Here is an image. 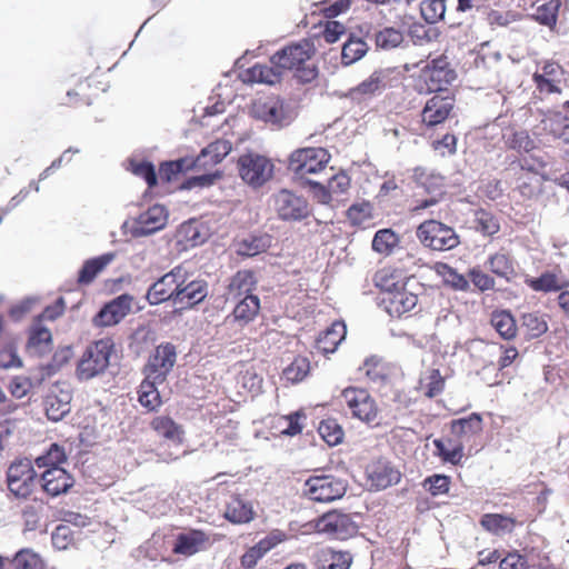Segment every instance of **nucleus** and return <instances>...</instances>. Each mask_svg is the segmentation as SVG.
Masks as SVG:
<instances>
[{
    "label": "nucleus",
    "mask_w": 569,
    "mask_h": 569,
    "mask_svg": "<svg viewBox=\"0 0 569 569\" xmlns=\"http://www.w3.org/2000/svg\"><path fill=\"white\" fill-rule=\"evenodd\" d=\"M362 370L366 376L375 383H382L386 379V369L383 365L377 359L366 360Z\"/></svg>",
    "instance_id": "58"
},
{
    "label": "nucleus",
    "mask_w": 569,
    "mask_h": 569,
    "mask_svg": "<svg viewBox=\"0 0 569 569\" xmlns=\"http://www.w3.org/2000/svg\"><path fill=\"white\" fill-rule=\"evenodd\" d=\"M310 369L309 361L306 358H296L287 368L283 369L282 377L286 381L297 383L303 380Z\"/></svg>",
    "instance_id": "50"
},
{
    "label": "nucleus",
    "mask_w": 569,
    "mask_h": 569,
    "mask_svg": "<svg viewBox=\"0 0 569 569\" xmlns=\"http://www.w3.org/2000/svg\"><path fill=\"white\" fill-rule=\"evenodd\" d=\"M368 48V44L361 38L350 36L342 47V63L349 66L360 60L367 53Z\"/></svg>",
    "instance_id": "41"
},
{
    "label": "nucleus",
    "mask_w": 569,
    "mask_h": 569,
    "mask_svg": "<svg viewBox=\"0 0 569 569\" xmlns=\"http://www.w3.org/2000/svg\"><path fill=\"white\" fill-rule=\"evenodd\" d=\"M272 238L268 233H252L234 243L236 252L242 257H254L270 248Z\"/></svg>",
    "instance_id": "28"
},
{
    "label": "nucleus",
    "mask_w": 569,
    "mask_h": 569,
    "mask_svg": "<svg viewBox=\"0 0 569 569\" xmlns=\"http://www.w3.org/2000/svg\"><path fill=\"white\" fill-rule=\"evenodd\" d=\"M521 326L526 329L529 338H539L548 331V322L546 316L535 311L523 313L521 317Z\"/></svg>",
    "instance_id": "42"
},
{
    "label": "nucleus",
    "mask_w": 569,
    "mask_h": 569,
    "mask_svg": "<svg viewBox=\"0 0 569 569\" xmlns=\"http://www.w3.org/2000/svg\"><path fill=\"white\" fill-rule=\"evenodd\" d=\"M416 236L423 247L436 251H448L460 243V238L452 227L435 219L421 222Z\"/></svg>",
    "instance_id": "4"
},
{
    "label": "nucleus",
    "mask_w": 569,
    "mask_h": 569,
    "mask_svg": "<svg viewBox=\"0 0 569 569\" xmlns=\"http://www.w3.org/2000/svg\"><path fill=\"white\" fill-rule=\"evenodd\" d=\"M449 477L443 475H433L425 480V487L432 496L446 493L449 490Z\"/></svg>",
    "instance_id": "62"
},
{
    "label": "nucleus",
    "mask_w": 569,
    "mask_h": 569,
    "mask_svg": "<svg viewBox=\"0 0 569 569\" xmlns=\"http://www.w3.org/2000/svg\"><path fill=\"white\" fill-rule=\"evenodd\" d=\"M438 273L442 277L446 284L450 286L456 290H467L469 288V281L463 274L457 272L456 269L449 264L441 263L438 266Z\"/></svg>",
    "instance_id": "51"
},
{
    "label": "nucleus",
    "mask_w": 569,
    "mask_h": 569,
    "mask_svg": "<svg viewBox=\"0 0 569 569\" xmlns=\"http://www.w3.org/2000/svg\"><path fill=\"white\" fill-rule=\"evenodd\" d=\"M116 252H107L99 257L87 260L79 271L78 282L89 284L94 278L116 259Z\"/></svg>",
    "instance_id": "31"
},
{
    "label": "nucleus",
    "mask_w": 569,
    "mask_h": 569,
    "mask_svg": "<svg viewBox=\"0 0 569 569\" xmlns=\"http://www.w3.org/2000/svg\"><path fill=\"white\" fill-rule=\"evenodd\" d=\"M320 532L333 535L336 538L343 539L355 526L349 516L339 512H328L322 516L317 523Z\"/></svg>",
    "instance_id": "25"
},
{
    "label": "nucleus",
    "mask_w": 569,
    "mask_h": 569,
    "mask_svg": "<svg viewBox=\"0 0 569 569\" xmlns=\"http://www.w3.org/2000/svg\"><path fill=\"white\" fill-rule=\"evenodd\" d=\"M562 76L563 70L561 66L557 62L550 61L542 66L541 72H536L533 74V80L540 92L559 93V83L562 80Z\"/></svg>",
    "instance_id": "24"
},
{
    "label": "nucleus",
    "mask_w": 569,
    "mask_h": 569,
    "mask_svg": "<svg viewBox=\"0 0 569 569\" xmlns=\"http://www.w3.org/2000/svg\"><path fill=\"white\" fill-rule=\"evenodd\" d=\"M506 143L510 149L517 150L519 152H529L536 148L535 141L525 130L512 132L507 138Z\"/></svg>",
    "instance_id": "56"
},
{
    "label": "nucleus",
    "mask_w": 569,
    "mask_h": 569,
    "mask_svg": "<svg viewBox=\"0 0 569 569\" xmlns=\"http://www.w3.org/2000/svg\"><path fill=\"white\" fill-rule=\"evenodd\" d=\"M346 29L339 21H328L323 30V39L328 43H333L340 39Z\"/></svg>",
    "instance_id": "64"
},
{
    "label": "nucleus",
    "mask_w": 569,
    "mask_h": 569,
    "mask_svg": "<svg viewBox=\"0 0 569 569\" xmlns=\"http://www.w3.org/2000/svg\"><path fill=\"white\" fill-rule=\"evenodd\" d=\"M482 431V418L478 413L451 421V432L460 439H470Z\"/></svg>",
    "instance_id": "35"
},
{
    "label": "nucleus",
    "mask_w": 569,
    "mask_h": 569,
    "mask_svg": "<svg viewBox=\"0 0 569 569\" xmlns=\"http://www.w3.org/2000/svg\"><path fill=\"white\" fill-rule=\"evenodd\" d=\"M71 390L66 381L52 383L43 391V408L48 419L61 420L70 411Z\"/></svg>",
    "instance_id": "13"
},
{
    "label": "nucleus",
    "mask_w": 569,
    "mask_h": 569,
    "mask_svg": "<svg viewBox=\"0 0 569 569\" xmlns=\"http://www.w3.org/2000/svg\"><path fill=\"white\" fill-rule=\"evenodd\" d=\"M114 343L109 338H103L89 345L80 357L76 376L80 381L91 380L102 375L109 363Z\"/></svg>",
    "instance_id": "2"
},
{
    "label": "nucleus",
    "mask_w": 569,
    "mask_h": 569,
    "mask_svg": "<svg viewBox=\"0 0 569 569\" xmlns=\"http://www.w3.org/2000/svg\"><path fill=\"white\" fill-rule=\"evenodd\" d=\"M347 214L353 224H361L371 217V206L369 202L352 204Z\"/></svg>",
    "instance_id": "61"
},
{
    "label": "nucleus",
    "mask_w": 569,
    "mask_h": 569,
    "mask_svg": "<svg viewBox=\"0 0 569 569\" xmlns=\"http://www.w3.org/2000/svg\"><path fill=\"white\" fill-rule=\"evenodd\" d=\"M525 283L538 292L559 291L567 286V282L561 277L549 271L543 272L538 278L528 277Z\"/></svg>",
    "instance_id": "37"
},
{
    "label": "nucleus",
    "mask_w": 569,
    "mask_h": 569,
    "mask_svg": "<svg viewBox=\"0 0 569 569\" xmlns=\"http://www.w3.org/2000/svg\"><path fill=\"white\" fill-rule=\"evenodd\" d=\"M257 284L254 273L250 270H240L233 274L227 287V299L238 300L247 297V295H253Z\"/></svg>",
    "instance_id": "27"
},
{
    "label": "nucleus",
    "mask_w": 569,
    "mask_h": 569,
    "mask_svg": "<svg viewBox=\"0 0 569 569\" xmlns=\"http://www.w3.org/2000/svg\"><path fill=\"white\" fill-rule=\"evenodd\" d=\"M270 201L277 217L284 222L302 221L311 214L308 200L289 189L273 193Z\"/></svg>",
    "instance_id": "5"
},
{
    "label": "nucleus",
    "mask_w": 569,
    "mask_h": 569,
    "mask_svg": "<svg viewBox=\"0 0 569 569\" xmlns=\"http://www.w3.org/2000/svg\"><path fill=\"white\" fill-rule=\"evenodd\" d=\"M274 166L270 159L258 153H246L238 159L240 178L252 188H259L273 176Z\"/></svg>",
    "instance_id": "8"
},
{
    "label": "nucleus",
    "mask_w": 569,
    "mask_h": 569,
    "mask_svg": "<svg viewBox=\"0 0 569 569\" xmlns=\"http://www.w3.org/2000/svg\"><path fill=\"white\" fill-rule=\"evenodd\" d=\"M223 516L231 523H249L256 518V510L250 500L232 495L226 502Z\"/></svg>",
    "instance_id": "21"
},
{
    "label": "nucleus",
    "mask_w": 569,
    "mask_h": 569,
    "mask_svg": "<svg viewBox=\"0 0 569 569\" xmlns=\"http://www.w3.org/2000/svg\"><path fill=\"white\" fill-rule=\"evenodd\" d=\"M36 472L30 459L24 458L13 462L8 470L9 490L18 498L27 499L36 488Z\"/></svg>",
    "instance_id": "12"
},
{
    "label": "nucleus",
    "mask_w": 569,
    "mask_h": 569,
    "mask_svg": "<svg viewBox=\"0 0 569 569\" xmlns=\"http://www.w3.org/2000/svg\"><path fill=\"white\" fill-rule=\"evenodd\" d=\"M131 171L138 177L143 178L149 187H152L157 183V176L154 171V167L150 162L141 161V162H131Z\"/></svg>",
    "instance_id": "60"
},
{
    "label": "nucleus",
    "mask_w": 569,
    "mask_h": 569,
    "mask_svg": "<svg viewBox=\"0 0 569 569\" xmlns=\"http://www.w3.org/2000/svg\"><path fill=\"white\" fill-rule=\"evenodd\" d=\"M12 563L14 569H36V551L31 548L19 550L12 559Z\"/></svg>",
    "instance_id": "59"
},
{
    "label": "nucleus",
    "mask_w": 569,
    "mask_h": 569,
    "mask_svg": "<svg viewBox=\"0 0 569 569\" xmlns=\"http://www.w3.org/2000/svg\"><path fill=\"white\" fill-rule=\"evenodd\" d=\"M231 142L228 140H216L208 144L196 158H182L168 164L172 173H179L190 168H200L208 164L221 162L231 151Z\"/></svg>",
    "instance_id": "9"
},
{
    "label": "nucleus",
    "mask_w": 569,
    "mask_h": 569,
    "mask_svg": "<svg viewBox=\"0 0 569 569\" xmlns=\"http://www.w3.org/2000/svg\"><path fill=\"white\" fill-rule=\"evenodd\" d=\"M64 309L66 301L59 297L52 305L47 306L41 315H38V369L46 376L56 373L71 357L70 347H59L51 355L52 335L48 328L42 326V321H53L62 316Z\"/></svg>",
    "instance_id": "1"
},
{
    "label": "nucleus",
    "mask_w": 569,
    "mask_h": 569,
    "mask_svg": "<svg viewBox=\"0 0 569 569\" xmlns=\"http://www.w3.org/2000/svg\"><path fill=\"white\" fill-rule=\"evenodd\" d=\"M312 53V44L309 41H301L277 51L271 57L270 62L278 69H281V71L302 70L303 74L300 78L305 81H310L316 77V71L313 68H305L303 66L311 58Z\"/></svg>",
    "instance_id": "3"
},
{
    "label": "nucleus",
    "mask_w": 569,
    "mask_h": 569,
    "mask_svg": "<svg viewBox=\"0 0 569 569\" xmlns=\"http://www.w3.org/2000/svg\"><path fill=\"white\" fill-rule=\"evenodd\" d=\"M133 297L127 293L114 298L93 317L92 323L101 328L118 325L130 312Z\"/></svg>",
    "instance_id": "17"
},
{
    "label": "nucleus",
    "mask_w": 569,
    "mask_h": 569,
    "mask_svg": "<svg viewBox=\"0 0 569 569\" xmlns=\"http://www.w3.org/2000/svg\"><path fill=\"white\" fill-rule=\"evenodd\" d=\"M456 78L453 70H426L429 90L441 91Z\"/></svg>",
    "instance_id": "48"
},
{
    "label": "nucleus",
    "mask_w": 569,
    "mask_h": 569,
    "mask_svg": "<svg viewBox=\"0 0 569 569\" xmlns=\"http://www.w3.org/2000/svg\"><path fill=\"white\" fill-rule=\"evenodd\" d=\"M184 281V267L179 264L164 273L154 281L148 289L146 299L151 306L160 305L164 301L176 302L174 295L179 284Z\"/></svg>",
    "instance_id": "11"
},
{
    "label": "nucleus",
    "mask_w": 569,
    "mask_h": 569,
    "mask_svg": "<svg viewBox=\"0 0 569 569\" xmlns=\"http://www.w3.org/2000/svg\"><path fill=\"white\" fill-rule=\"evenodd\" d=\"M490 270L498 277L509 279L513 272V263L505 252H497L489 258Z\"/></svg>",
    "instance_id": "47"
},
{
    "label": "nucleus",
    "mask_w": 569,
    "mask_h": 569,
    "mask_svg": "<svg viewBox=\"0 0 569 569\" xmlns=\"http://www.w3.org/2000/svg\"><path fill=\"white\" fill-rule=\"evenodd\" d=\"M539 565L530 563L528 558L518 551L508 552L500 559L499 569H533Z\"/></svg>",
    "instance_id": "57"
},
{
    "label": "nucleus",
    "mask_w": 569,
    "mask_h": 569,
    "mask_svg": "<svg viewBox=\"0 0 569 569\" xmlns=\"http://www.w3.org/2000/svg\"><path fill=\"white\" fill-rule=\"evenodd\" d=\"M391 69H379L373 71L367 79H365L357 87L352 88L350 94L355 99L371 97L386 88Z\"/></svg>",
    "instance_id": "26"
},
{
    "label": "nucleus",
    "mask_w": 569,
    "mask_h": 569,
    "mask_svg": "<svg viewBox=\"0 0 569 569\" xmlns=\"http://www.w3.org/2000/svg\"><path fill=\"white\" fill-rule=\"evenodd\" d=\"M400 477V472L389 463L375 465L369 472L371 485L378 490L398 483Z\"/></svg>",
    "instance_id": "32"
},
{
    "label": "nucleus",
    "mask_w": 569,
    "mask_h": 569,
    "mask_svg": "<svg viewBox=\"0 0 569 569\" xmlns=\"http://www.w3.org/2000/svg\"><path fill=\"white\" fill-rule=\"evenodd\" d=\"M209 543V537L201 530H189L177 536L173 552L186 557L204 550Z\"/></svg>",
    "instance_id": "22"
},
{
    "label": "nucleus",
    "mask_w": 569,
    "mask_h": 569,
    "mask_svg": "<svg viewBox=\"0 0 569 569\" xmlns=\"http://www.w3.org/2000/svg\"><path fill=\"white\" fill-rule=\"evenodd\" d=\"M321 438L329 445L336 446L341 442L343 431L335 420L321 421L318 428Z\"/></svg>",
    "instance_id": "54"
},
{
    "label": "nucleus",
    "mask_w": 569,
    "mask_h": 569,
    "mask_svg": "<svg viewBox=\"0 0 569 569\" xmlns=\"http://www.w3.org/2000/svg\"><path fill=\"white\" fill-rule=\"evenodd\" d=\"M452 109L453 99L451 97L436 94L426 102L422 109V122L428 127L440 124L449 117Z\"/></svg>",
    "instance_id": "20"
},
{
    "label": "nucleus",
    "mask_w": 569,
    "mask_h": 569,
    "mask_svg": "<svg viewBox=\"0 0 569 569\" xmlns=\"http://www.w3.org/2000/svg\"><path fill=\"white\" fill-rule=\"evenodd\" d=\"M251 114L253 118L278 128L288 126L296 117L289 104L277 96L257 99L252 104Z\"/></svg>",
    "instance_id": "6"
},
{
    "label": "nucleus",
    "mask_w": 569,
    "mask_h": 569,
    "mask_svg": "<svg viewBox=\"0 0 569 569\" xmlns=\"http://www.w3.org/2000/svg\"><path fill=\"white\" fill-rule=\"evenodd\" d=\"M177 360L176 347L171 343L159 345L146 366V376L156 381H164Z\"/></svg>",
    "instance_id": "15"
},
{
    "label": "nucleus",
    "mask_w": 569,
    "mask_h": 569,
    "mask_svg": "<svg viewBox=\"0 0 569 569\" xmlns=\"http://www.w3.org/2000/svg\"><path fill=\"white\" fill-rule=\"evenodd\" d=\"M397 243V234L390 229H382L376 232L372 240V249L379 253L388 254Z\"/></svg>",
    "instance_id": "49"
},
{
    "label": "nucleus",
    "mask_w": 569,
    "mask_h": 569,
    "mask_svg": "<svg viewBox=\"0 0 569 569\" xmlns=\"http://www.w3.org/2000/svg\"><path fill=\"white\" fill-rule=\"evenodd\" d=\"M66 458L64 449L61 446L50 443L48 449H46V453L38 456V468H60V465L66 461Z\"/></svg>",
    "instance_id": "46"
},
{
    "label": "nucleus",
    "mask_w": 569,
    "mask_h": 569,
    "mask_svg": "<svg viewBox=\"0 0 569 569\" xmlns=\"http://www.w3.org/2000/svg\"><path fill=\"white\" fill-rule=\"evenodd\" d=\"M420 386L428 398H435L443 391L445 379L438 369H429L421 377Z\"/></svg>",
    "instance_id": "44"
},
{
    "label": "nucleus",
    "mask_w": 569,
    "mask_h": 569,
    "mask_svg": "<svg viewBox=\"0 0 569 569\" xmlns=\"http://www.w3.org/2000/svg\"><path fill=\"white\" fill-rule=\"evenodd\" d=\"M352 556L348 551L322 549L317 561V569H349Z\"/></svg>",
    "instance_id": "34"
},
{
    "label": "nucleus",
    "mask_w": 569,
    "mask_h": 569,
    "mask_svg": "<svg viewBox=\"0 0 569 569\" xmlns=\"http://www.w3.org/2000/svg\"><path fill=\"white\" fill-rule=\"evenodd\" d=\"M330 160L323 148H302L290 156L289 169L300 178L322 171Z\"/></svg>",
    "instance_id": "10"
},
{
    "label": "nucleus",
    "mask_w": 569,
    "mask_h": 569,
    "mask_svg": "<svg viewBox=\"0 0 569 569\" xmlns=\"http://www.w3.org/2000/svg\"><path fill=\"white\" fill-rule=\"evenodd\" d=\"M375 39L378 48L389 50L398 47L403 41V36L395 28H385L376 33Z\"/></svg>",
    "instance_id": "53"
},
{
    "label": "nucleus",
    "mask_w": 569,
    "mask_h": 569,
    "mask_svg": "<svg viewBox=\"0 0 569 569\" xmlns=\"http://www.w3.org/2000/svg\"><path fill=\"white\" fill-rule=\"evenodd\" d=\"M415 178L418 181V183H420L426 189L428 193H431V196L420 201L412 209V211L419 212L421 210L436 206L445 193L443 178L439 174L427 173L426 170L422 168H417L415 170Z\"/></svg>",
    "instance_id": "19"
},
{
    "label": "nucleus",
    "mask_w": 569,
    "mask_h": 569,
    "mask_svg": "<svg viewBox=\"0 0 569 569\" xmlns=\"http://www.w3.org/2000/svg\"><path fill=\"white\" fill-rule=\"evenodd\" d=\"M168 210L161 204H154L139 214L134 220L130 233L134 238L150 236L166 227Z\"/></svg>",
    "instance_id": "16"
},
{
    "label": "nucleus",
    "mask_w": 569,
    "mask_h": 569,
    "mask_svg": "<svg viewBox=\"0 0 569 569\" xmlns=\"http://www.w3.org/2000/svg\"><path fill=\"white\" fill-rule=\"evenodd\" d=\"M282 71L274 64H254L244 73V81L274 84L280 81Z\"/></svg>",
    "instance_id": "36"
},
{
    "label": "nucleus",
    "mask_w": 569,
    "mask_h": 569,
    "mask_svg": "<svg viewBox=\"0 0 569 569\" xmlns=\"http://www.w3.org/2000/svg\"><path fill=\"white\" fill-rule=\"evenodd\" d=\"M237 303L232 311V318L241 326L253 321L260 310V299L256 295H247V297L236 300Z\"/></svg>",
    "instance_id": "30"
},
{
    "label": "nucleus",
    "mask_w": 569,
    "mask_h": 569,
    "mask_svg": "<svg viewBox=\"0 0 569 569\" xmlns=\"http://www.w3.org/2000/svg\"><path fill=\"white\" fill-rule=\"evenodd\" d=\"M346 335L343 323H333L318 340V348L323 352H333Z\"/></svg>",
    "instance_id": "43"
},
{
    "label": "nucleus",
    "mask_w": 569,
    "mask_h": 569,
    "mask_svg": "<svg viewBox=\"0 0 569 569\" xmlns=\"http://www.w3.org/2000/svg\"><path fill=\"white\" fill-rule=\"evenodd\" d=\"M382 302L386 311L391 317H401L417 306L418 297L412 292L401 289L386 293Z\"/></svg>",
    "instance_id": "23"
},
{
    "label": "nucleus",
    "mask_w": 569,
    "mask_h": 569,
    "mask_svg": "<svg viewBox=\"0 0 569 569\" xmlns=\"http://www.w3.org/2000/svg\"><path fill=\"white\" fill-rule=\"evenodd\" d=\"M342 398L355 418L365 422H371L377 418L376 402L367 390L347 388L342 391Z\"/></svg>",
    "instance_id": "14"
},
{
    "label": "nucleus",
    "mask_w": 569,
    "mask_h": 569,
    "mask_svg": "<svg viewBox=\"0 0 569 569\" xmlns=\"http://www.w3.org/2000/svg\"><path fill=\"white\" fill-rule=\"evenodd\" d=\"M207 296V281L203 279H191V274L184 268V281L183 284H179V288L174 295V305H184L187 307H193L202 302Z\"/></svg>",
    "instance_id": "18"
},
{
    "label": "nucleus",
    "mask_w": 569,
    "mask_h": 569,
    "mask_svg": "<svg viewBox=\"0 0 569 569\" xmlns=\"http://www.w3.org/2000/svg\"><path fill=\"white\" fill-rule=\"evenodd\" d=\"M151 428L156 433L174 443H180L183 437V429L172 418L167 416H158L152 419Z\"/></svg>",
    "instance_id": "33"
},
{
    "label": "nucleus",
    "mask_w": 569,
    "mask_h": 569,
    "mask_svg": "<svg viewBox=\"0 0 569 569\" xmlns=\"http://www.w3.org/2000/svg\"><path fill=\"white\" fill-rule=\"evenodd\" d=\"M43 490L56 497L71 487V478L62 468H49L41 475Z\"/></svg>",
    "instance_id": "29"
},
{
    "label": "nucleus",
    "mask_w": 569,
    "mask_h": 569,
    "mask_svg": "<svg viewBox=\"0 0 569 569\" xmlns=\"http://www.w3.org/2000/svg\"><path fill=\"white\" fill-rule=\"evenodd\" d=\"M475 223L476 229L485 236H493L500 230L498 220L493 217V214L485 210H479L476 212Z\"/></svg>",
    "instance_id": "55"
},
{
    "label": "nucleus",
    "mask_w": 569,
    "mask_h": 569,
    "mask_svg": "<svg viewBox=\"0 0 569 569\" xmlns=\"http://www.w3.org/2000/svg\"><path fill=\"white\" fill-rule=\"evenodd\" d=\"M163 381H156L152 378L146 376V379L141 382L138 395L139 402L142 407L150 411L156 410L161 405V397L157 389V385Z\"/></svg>",
    "instance_id": "38"
},
{
    "label": "nucleus",
    "mask_w": 569,
    "mask_h": 569,
    "mask_svg": "<svg viewBox=\"0 0 569 569\" xmlns=\"http://www.w3.org/2000/svg\"><path fill=\"white\" fill-rule=\"evenodd\" d=\"M491 325L501 338L510 340L516 337L517 325L509 311H495L491 316Z\"/></svg>",
    "instance_id": "39"
},
{
    "label": "nucleus",
    "mask_w": 569,
    "mask_h": 569,
    "mask_svg": "<svg viewBox=\"0 0 569 569\" xmlns=\"http://www.w3.org/2000/svg\"><path fill=\"white\" fill-rule=\"evenodd\" d=\"M52 545L58 550H64L68 548L71 536L68 526H58L51 536Z\"/></svg>",
    "instance_id": "63"
},
{
    "label": "nucleus",
    "mask_w": 569,
    "mask_h": 569,
    "mask_svg": "<svg viewBox=\"0 0 569 569\" xmlns=\"http://www.w3.org/2000/svg\"><path fill=\"white\" fill-rule=\"evenodd\" d=\"M480 522L486 530L498 536L511 532L516 525L512 518L498 513L485 515Z\"/></svg>",
    "instance_id": "40"
},
{
    "label": "nucleus",
    "mask_w": 569,
    "mask_h": 569,
    "mask_svg": "<svg viewBox=\"0 0 569 569\" xmlns=\"http://www.w3.org/2000/svg\"><path fill=\"white\" fill-rule=\"evenodd\" d=\"M433 445L437 449V455L445 461L452 465H459L463 458L462 445H456L452 448H448L441 439H435Z\"/></svg>",
    "instance_id": "52"
},
{
    "label": "nucleus",
    "mask_w": 569,
    "mask_h": 569,
    "mask_svg": "<svg viewBox=\"0 0 569 569\" xmlns=\"http://www.w3.org/2000/svg\"><path fill=\"white\" fill-rule=\"evenodd\" d=\"M347 482L332 475L309 477L303 485V495L316 502H331L343 497Z\"/></svg>",
    "instance_id": "7"
},
{
    "label": "nucleus",
    "mask_w": 569,
    "mask_h": 569,
    "mask_svg": "<svg viewBox=\"0 0 569 569\" xmlns=\"http://www.w3.org/2000/svg\"><path fill=\"white\" fill-rule=\"evenodd\" d=\"M420 12L422 18L428 23H437L443 19L446 13L445 0H425L420 4Z\"/></svg>",
    "instance_id": "45"
}]
</instances>
